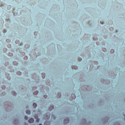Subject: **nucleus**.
I'll use <instances>...</instances> for the list:
<instances>
[{
    "instance_id": "obj_7",
    "label": "nucleus",
    "mask_w": 125,
    "mask_h": 125,
    "mask_svg": "<svg viewBox=\"0 0 125 125\" xmlns=\"http://www.w3.org/2000/svg\"><path fill=\"white\" fill-rule=\"evenodd\" d=\"M38 93H39V92H38L37 91H35L33 94H36V95H37Z\"/></svg>"
},
{
    "instance_id": "obj_11",
    "label": "nucleus",
    "mask_w": 125,
    "mask_h": 125,
    "mask_svg": "<svg viewBox=\"0 0 125 125\" xmlns=\"http://www.w3.org/2000/svg\"><path fill=\"white\" fill-rule=\"evenodd\" d=\"M115 125H121L119 123H117V124H115Z\"/></svg>"
},
{
    "instance_id": "obj_6",
    "label": "nucleus",
    "mask_w": 125,
    "mask_h": 125,
    "mask_svg": "<svg viewBox=\"0 0 125 125\" xmlns=\"http://www.w3.org/2000/svg\"><path fill=\"white\" fill-rule=\"evenodd\" d=\"M35 119H37V122H40V119L37 118V117H36V116H35Z\"/></svg>"
},
{
    "instance_id": "obj_9",
    "label": "nucleus",
    "mask_w": 125,
    "mask_h": 125,
    "mask_svg": "<svg viewBox=\"0 0 125 125\" xmlns=\"http://www.w3.org/2000/svg\"><path fill=\"white\" fill-rule=\"evenodd\" d=\"M24 119H25V120H28V116H25L24 117Z\"/></svg>"
},
{
    "instance_id": "obj_2",
    "label": "nucleus",
    "mask_w": 125,
    "mask_h": 125,
    "mask_svg": "<svg viewBox=\"0 0 125 125\" xmlns=\"http://www.w3.org/2000/svg\"><path fill=\"white\" fill-rule=\"evenodd\" d=\"M26 113L27 115H30V114H31V111L29 110H26Z\"/></svg>"
},
{
    "instance_id": "obj_13",
    "label": "nucleus",
    "mask_w": 125,
    "mask_h": 125,
    "mask_svg": "<svg viewBox=\"0 0 125 125\" xmlns=\"http://www.w3.org/2000/svg\"><path fill=\"white\" fill-rule=\"evenodd\" d=\"M110 51L111 52H114V49H111Z\"/></svg>"
},
{
    "instance_id": "obj_14",
    "label": "nucleus",
    "mask_w": 125,
    "mask_h": 125,
    "mask_svg": "<svg viewBox=\"0 0 125 125\" xmlns=\"http://www.w3.org/2000/svg\"><path fill=\"white\" fill-rule=\"evenodd\" d=\"M16 42V43H19V41H17Z\"/></svg>"
},
{
    "instance_id": "obj_12",
    "label": "nucleus",
    "mask_w": 125,
    "mask_h": 125,
    "mask_svg": "<svg viewBox=\"0 0 125 125\" xmlns=\"http://www.w3.org/2000/svg\"><path fill=\"white\" fill-rule=\"evenodd\" d=\"M44 98H47V95H44Z\"/></svg>"
},
{
    "instance_id": "obj_5",
    "label": "nucleus",
    "mask_w": 125,
    "mask_h": 125,
    "mask_svg": "<svg viewBox=\"0 0 125 125\" xmlns=\"http://www.w3.org/2000/svg\"><path fill=\"white\" fill-rule=\"evenodd\" d=\"M33 106L34 107V108H36L37 107V104L33 103Z\"/></svg>"
},
{
    "instance_id": "obj_17",
    "label": "nucleus",
    "mask_w": 125,
    "mask_h": 125,
    "mask_svg": "<svg viewBox=\"0 0 125 125\" xmlns=\"http://www.w3.org/2000/svg\"><path fill=\"white\" fill-rule=\"evenodd\" d=\"M73 96H74V99L76 98V96L75 95H73Z\"/></svg>"
},
{
    "instance_id": "obj_1",
    "label": "nucleus",
    "mask_w": 125,
    "mask_h": 125,
    "mask_svg": "<svg viewBox=\"0 0 125 125\" xmlns=\"http://www.w3.org/2000/svg\"><path fill=\"white\" fill-rule=\"evenodd\" d=\"M29 123H30V124H32V123H34V122H35V120H34V119L33 118H30L29 120H28Z\"/></svg>"
},
{
    "instance_id": "obj_15",
    "label": "nucleus",
    "mask_w": 125,
    "mask_h": 125,
    "mask_svg": "<svg viewBox=\"0 0 125 125\" xmlns=\"http://www.w3.org/2000/svg\"><path fill=\"white\" fill-rule=\"evenodd\" d=\"M101 24H104V22H103V21H101Z\"/></svg>"
},
{
    "instance_id": "obj_18",
    "label": "nucleus",
    "mask_w": 125,
    "mask_h": 125,
    "mask_svg": "<svg viewBox=\"0 0 125 125\" xmlns=\"http://www.w3.org/2000/svg\"><path fill=\"white\" fill-rule=\"evenodd\" d=\"M15 63H17L16 62H14V64H15Z\"/></svg>"
},
{
    "instance_id": "obj_3",
    "label": "nucleus",
    "mask_w": 125,
    "mask_h": 125,
    "mask_svg": "<svg viewBox=\"0 0 125 125\" xmlns=\"http://www.w3.org/2000/svg\"><path fill=\"white\" fill-rule=\"evenodd\" d=\"M65 121H67V122H66V124H67V123H69V119H68V118H66V119H65L64 120V123H65Z\"/></svg>"
},
{
    "instance_id": "obj_8",
    "label": "nucleus",
    "mask_w": 125,
    "mask_h": 125,
    "mask_svg": "<svg viewBox=\"0 0 125 125\" xmlns=\"http://www.w3.org/2000/svg\"><path fill=\"white\" fill-rule=\"evenodd\" d=\"M49 118H50V116H45V118H46V119H49Z\"/></svg>"
},
{
    "instance_id": "obj_4",
    "label": "nucleus",
    "mask_w": 125,
    "mask_h": 125,
    "mask_svg": "<svg viewBox=\"0 0 125 125\" xmlns=\"http://www.w3.org/2000/svg\"><path fill=\"white\" fill-rule=\"evenodd\" d=\"M42 77L43 79H44L45 78V74L44 73L42 74Z\"/></svg>"
},
{
    "instance_id": "obj_16",
    "label": "nucleus",
    "mask_w": 125,
    "mask_h": 125,
    "mask_svg": "<svg viewBox=\"0 0 125 125\" xmlns=\"http://www.w3.org/2000/svg\"><path fill=\"white\" fill-rule=\"evenodd\" d=\"M38 34V32H35L34 35H37Z\"/></svg>"
},
{
    "instance_id": "obj_10",
    "label": "nucleus",
    "mask_w": 125,
    "mask_h": 125,
    "mask_svg": "<svg viewBox=\"0 0 125 125\" xmlns=\"http://www.w3.org/2000/svg\"><path fill=\"white\" fill-rule=\"evenodd\" d=\"M51 107H52V110H53V109H54V106H53V105H51Z\"/></svg>"
}]
</instances>
